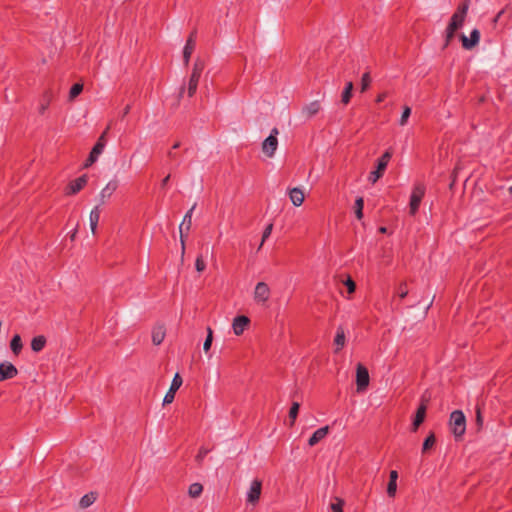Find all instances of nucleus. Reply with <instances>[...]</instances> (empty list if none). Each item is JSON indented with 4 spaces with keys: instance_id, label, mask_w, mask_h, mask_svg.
I'll list each match as a JSON object with an SVG mask.
<instances>
[{
    "instance_id": "41",
    "label": "nucleus",
    "mask_w": 512,
    "mask_h": 512,
    "mask_svg": "<svg viewBox=\"0 0 512 512\" xmlns=\"http://www.w3.org/2000/svg\"><path fill=\"white\" fill-rule=\"evenodd\" d=\"M371 83V78L369 72H366L362 75L361 78V91L364 92L368 89Z\"/></svg>"
},
{
    "instance_id": "2",
    "label": "nucleus",
    "mask_w": 512,
    "mask_h": 512,
    "mask_svg": "<svg viewBox=\"0 0 512 512\" xmlns=\"http://www.w3.org/2000/svg\"><path fill=\"white\" fill-rule=\"evenodd\" d=\"M469 4H470V1L469 0H465V1H463L458 6V8L453 13V15H452V17L450 19L448 27H450L453 30L457 31L458 29H460L464 25V22H465V19H466V16H467V12H468V9H469Z\"/></svg>"
},
{
    "instance_id": "17",
    "label": "nucleus",
    "mask_w": 512,
    "mask_h": 512,
    "mask_svg": "<svg viewBox=\"0 0 512 512\" xmlns=\"http://www.w3.org/2000/svg\"><path fill=\"white\" fill-rule=\"evenodd\" d=\"M250 320L247 316L241 315L234 318L232 323L233 332L235 335H241L247 326L249 325Z\"/></svg>"
},
{
    "instance_id": "19",
    "label": "nucleus",
    "mask_w": 512,
    "mask_h": 512,
    "mask_svg": "<svg viewBox=\"0 0 512 512\" xmlns=\"http://www.w3.org/2000/svg\"><path fill=\"white\" fill-rule=\"evenodd\" d=\"M329 432V426H324L319 429H317L312 436L308 440V445L310 447L315 446L317 443H319L321 440H323Z\"/></svg>"
},
{
    "instance_id": "27",
    "label": "nucleus",
    "mask_w": 512,
    "mask_h": 512,
    "mask_svg": "<svg viewBox=\"0 0 512 512\" xmlns=\"http://www.w3.org/2000/svg\"><path fill=\"white\" fill-rule=\"evenodd\" d=\"M96 499H97L96 493H94V492L87 493L81 497L79 505L83 509L88 508L96 501Z\"/></svg>"
},
{
    "instance_id": "22",
    "label": "nucleus",
    "mask_w": 512,
    "mask_h": 512,
    "mask_svg": "<svg viewBox=\"0 0 512 512\" xmlns=\"http://www.w3.org/2000/svg\"><path fill=\"white\" fill-rule=\"evenodd\" d=\"M289 198L294 206H300L304 202V193L300 188H292L289 190Z\"/></svg>"
},
{
    "instance_id": "6",
    "label": "nucleus",
    "mask_w": 512,
    "mask_h": 512,
    "mask_svg": "<svg viewBox=\"0 0 512 512\" xmlns=\"http://www.w3.org/2000/svg\"><path fill=\"white\" fill-rule=\"evenodd\" d=\"M271 295V290L267 283L258 282L254 289V301L257 304L264 305L267 303Z\"/></svg>"
},
{
    "instance_id": "49",
    "label": "nucleus",
    "mask_w": 512,
    "mask_h": 512,
    "mask_svg": "<svg viewBox=\"0 0 512 512\" xmlns=\"http://www.w3.org/2000/svg\"><path fill=\"white\" fill-rule=\"evenodd\" d=\"M398 473L395 470L390 471L389 475V482H396L397 483Z\"/></svg>"
},
{
    "instance_id": "48",
    "label": "nucleus",
    "mask_w": 512,
    "mask_h": 512,
    "mask_svg": "<svg viewBox=\"0 0 512 512\" xmlns=\"http://www.w3.org/2000/svg\"><path fill=\"white\" fill-rule=\"evenodd\" d=\"M476 420H477V423L478 425H482V422H483V419H482V416H481V409L479 406L476 407Z\"/></svg>"
},
{
    "instance_id": "42",
    "label": "nucleus",
    "mask_w": 512,
    "mask_h": 512,
    "mask_svg": "<svg viewBox=\"0 0 512 512\" xmlns=\"http://www.w3.org/2000/svg\"><path fill=\"white\" fill-rule=\"evenodd\" d=\"M410 114H411V108L408 106H405L403 109L402 115L400 117V120H399V124L401 126H405L407 124Z\"/></svg>"
},
{
    "instance_id": "16",
    "label": "nucleus",
    "mask_w": 512,
    "mask_h": 512,
    "mask_svg": "<svg viewBox=\"0 0 512 512\" xmlns=\"http://www.w3.org/2000/svg\"><path fill=\"white\" fill-rule=\"evenodd\" d=\"M18 374L17 368L10 362L0 364V382L12 379Z\"/></svg>"
},
{
    "instance_id": "1",
    "label": "nucleus",
    "mask_w": 512,
    "mask_h": 512,
    "mask_svg": "<svg viewBox=\"0 0 512 512\" xmlns=\"http://www.w3.org/2000/svg\"><path fill=\"white\" fill-rule=\"evenodd\" d=\"M449 425L456 438H460L466 431V418L461 410H455L450 415Z\"/></svg>"
},
{
    "instance_id": "31",
    "label": "nucleus",
    "mask_w": 512,
    "mask_h": 512,
    "mask_svg": "<svg viewBox=\"0 0 512 512\" xmlns=\"http://www.w3.org/2000/svg\"><path fill=\"white\" fill-rule=\"evenodd\" d=\"M203 486L200 483H193L189 486L188 494L192 498H197L201 495Z\"/></svg>"
},
{
    "instance_id": "13",
    "label": "nucleus",
    "mask_w": 512,
    "mask_h": 512,
    "mask_svg": "<svg viewBox=\"0 0 512 512\" xmlns=\"http://www.w3.org/2000/svg\"><path fill=\"white\" fill-rule=\"evenodd\" d=\"M118 188V181L111 180L99 193V205H104Z\"/></svg>"
},
{
    "instance_id": "39",
    "label": "nucleus",
    "mask_w": 512,
    "mask_h": 512,
    "mask_svg": "<svg viewBox=\"0 0 512 512\" xmlns=\"http://www.w3.org/2000/svg\"><path fill=\"white\" fill-rule=\"evenodd\" d=\"M455 32H456L455 30H453L452 28L447 26V28L445 30L444 48L449 46V44L451 43L452 39L454 38Z\"/></svg>"
},
{
    "instance_id": "46",
    "label": "nucleus",
    "mask_w": 512,
    "mask_h": 512,
    "mask_svg": "<svg viewBox=\"0 0 512 512\" xmlns=\"http://www.w3.org/2000/svg\"><path fill=\"white\" fill-rule=\"evenodd\" d=\"M408 290L406 284H401L398 288V296L403 299L407 296Z\"/></svg>"
},
{
    "instance_id": "59",
    "label": "nucleus",
    "mask_w": 512,
    "mask_h": 512,
    "mask_svg": "<svg viewBox=\"0 0 512 512\" xmlns=\"http://www.w3.org/2000/svg\"><path fill=\"white\" fill-rule=\"evenodd\" d=\"M380 231H381V232H385V231H386V228H385V227H382V228H380Z\"/></svg>"
},
{
    "instance_id": "9",
    "label": "nucleus",
    "mask_w": 512,
    "mask_h": 512,
    "mask_svg": "<svg viewBox=\"0 0 512 512\" xmlns=\"http://www.w3.org/2000/svg\"><path fill=\"white\" fill-rule=\"evenodd\" d=\"M196 207V204H194L184 215V218L179 226L180 231V240H181V246H182V256L184 255L185 251V242H184V231L188 232L192 225V214Z\"/></svg>"
},
{
    "instance_id": "45",
    "label": "nucleus",
    "mask_w": 512,
    "mask_h": 512,
    "mask_svg": "<svg viewBox=\"0 0 512 512\" xmlns=\"http://www.w3.org/2000/svg\"><path fill=\"white\" fill-rule=\"evenodd\" d=\"M209 450L204 448V447H201L198 451V454L196 455V460L200 463L203 461V459L206 457V455L208 454Z\"/></svg>"
},
{
    "instance_id": "5",
    "label": "nucleus",
    "mask_w": 512,
    "mask_h": 512,
    "mask_svg": "<svg viewBox=\"0 0 512 512\" xmlns=\"http://www.w3.org/2000/svg\"><path fill=\"white\" fill-rule=\"evenodd\" d=\"M278 129L275 127L271 130L270 135L262 143V151L268 156L273 157L278 147L277 136Z\"/></svg>"
},
{
    "instance_id": "54",
    "label": "nucleus",
    "mask_w": 512,
    "mask_h": 512,
    "mask_svg": "<svg viewBox=\"0 0 512 512\" xmlns=\"http://www.w3.org/2000/svg\"><path fill=\"white\" fill-rule=\"evenodd\" d=\"M503 13H504V9H502L501 11H499V12L497 13V15L495 16V18L493 19V22H494V23H496V22L500 19V17L503 15Z\"/></svg>"
},
{
    "instance_id": "56",
    "label": "nucleus",
    "mask_w": 512,
    "mask_h": 512,
    "mask_svg": "<svg viewBox=\"0 0 512 512\" xmlns=\"http://www.w3.org/2000/svg\"><path fill=\"white\" fill-rule=\"evenodd\" d=\"M76 233H77V229L75 228V229L71 232V235H70L71 240H74Z\"/></svg>"
},
{
    "instance_id": "52",
    "label": "nucleus",
    "mask_w": 512,
    "mask_h": 512,
    "mask_svg": "<svg viewBox=\"0 0 512 512\" xmlns=\"http://www.w3.org/2000/svg\"><path fill=\"white\" fill-rule=\"evenodd\" d=\"M130 110H131V105L127 104L122 111V118H124L126 115H128Z\"/></svg>"
},
{
    "instance_id": "33",
    "label": "nucleus",
    "mask_w": 512,
    "mask_h": 512,
    "mask_svg": "<svg viewBox=\"0 0 512 512\" xmlns=\"http://www.w3.org/2000/svg\"><path fill=\"white\" fill-rule=\"evenodd\" d=\"M345 502L339 497L334 498V502L330 504L331 512H343Z\"/></svg>"
},
{
    "instance_id": "21",
    "label": "nucleus",
    "mask_w": 512,
    "mask_h": 512,
    "mask_svg": "<svg viewBox=\"0 0 512 512\" xmlns=\"http://www.w3.org/2000/svg\"><path fill=\"white\" fill-rule=\"evenodd\" d=\"M321 110V104L318 100L312 101L305 105L302 109V113L307 117L311 118Z\"/></svg>"
},
{
    "instance_id": "43",
    "label": "nucleus",
    "mask_w": 512,
    "mask_h": 512,
    "mask_svg": "<svg viewBox=\"0 0 512 512\" xmlns=\"http://www.w3.org/2000/svg\"><path fill=\"white\" fill-rule=\"evenodd\" d=\"M195 268L198 272H203L206 268V263L202 256H198L195 261Z\"/></svg>"
},
{
    "instance_id": "3",
    "label": "nucleus",
    "mask_w": 512,
    "mask_h": 512,
    "mask_svg": "<svg viewBox=\"0 0 512 512\" xmlns=\"http://www.w3.org/2000/svg\"><path fill=\"white\" fill-rule=\"evenodd\" d=\"M392 157V152L390 150H387L378 160H377V167L376 170L372 171L369 176L368 180L374 184L376 183L379 178L382 177L384 171L387 168V165Z\"/></svg>"
},
{
    "instance_id": "24",
    "label": "nucleus",
    "mask_w": 512,
    "mask_h": 512,
    "mask_svg": "<svg viewBox=\"0 0 512 512\" xmlns=\"http://www.w3.org/2000/svg\"><path fill=\"white\" fill-rule=\"evenodd\" d=\"M346 337L343 327L339 326L336 331L334 338V344L336 346L335 352H339L345 345Z\"/></svg>"
},
{
    "instance_id": "40",
    "label": "nucleus",
    "mask_w": 512,
    "mask_h": 512,
    "mask_svg": "<svg viewBox=\"0 0 512 512\" xmlns=\"http://www.w3.org/2000/svg\"><path fill=\"white\" fill-rule=\"evenodd\" d=\"M203 70H204V62L201 59H197L193 65L191 73H195L196 75L201 76Z\"/></svg>"
},
{
    "instance_id": "32",
    "label": "nucleus",
    "mask_w": 512,
    "mask_h": 512,
    "mask_svg": "<svg viewBox=\"0 0 512 512\" xmlns=\"http://www.w3.org/2000/svg\"><path fill=\"white\" fill-rule=\"evenodd\" d=\"M363 207H364V200L362 197H358L355 200V214L357 219L361 220L363 218Z\"/></svg>"
},
{
    "instance_id": "44",
    "label": "nucleus",
    "mask_w": 512,
    "mask_h": 512,
    "mask_svg": "<svg viewBox=\"0 0 512 512\" xmlns=\"http://www.w3.org/2000/svg\"><path fill=\"white\" fill-rule=\"evenodd\" d=\"M397 490V483L396 482H388L387 485V494L389 497H394Z\"/></svg>"
},
{
    "instance_id": "37",
    "label": "nucleus",
    "mask_w": 512,
    "mask_h": 512,
    "mask_svg": "<svg viewBox=\"0 0 512 512\" xmlns=\"http://www.w3.org/2000/svg\"><path fill=\"white\" fill-rule=\"evenodd\" d=\"M272 230H273V224H272V223L268 224V225L265 227V229H264V231H263V234H262V240H261V243H260V245H259V247H258V250H260V249L262 248V246H263L264 242H265V241L269 238V236L271 235Z\"/></svg>"
},
{
    "instance_id": "36",
    "label": "nucleus",
    "mask_w": 512,
    "mask_h": 512,
    "mask_svg": "<svg viewBox=\"0 0 512 512\" xmlns=\"http://www.w3.org/2000/svg\"><path fill=\"white\" fill-rule=\"evenodd\" d=\"M212 341H213V331L210 327H207V337L203 344V349L206 353L210 350Z\"/></svg>"
},
{
    "instance_id": "18",
    "label": "nucleus",
    "mask_w": 512,
    "mask_h": 512,
    "mask_svg": "<svg viewBox=\"0 0 512 512\" xmlns=\"http://www.w3.org/2000/svg\"><path fill=\"white\" fill-rule=\"evenodd\" d=\"M166 336V328L163 324H157L152 329V342L154 345H160Z\"/></svg>"
},
{
    "instance_id": "51",
    "label": "nucleus",
    "mask_w": 512,
    "mask_h": 512,
    "mask_svg": "<svg viewBox=\"0 0 512 512\" xmlns=\"http://www.w3.org/2000/svg\"><path fill=\"white\" fill-rule=\"evenodd\" d=\"M196 36H197V32L192 31L187 40H192V44L196 45Z\"/></svg>"
},
{
    "instance_id": "58",
    "label": "nucleus",
    "mask_w": 512,
    "mask_h": 512,
    "mask_svg": "<svg viewBox=\"0 0 512 512\" xmlns=\"http://www.w3.org/2000/svg\"><path fill=\"white\" fill-rule=\"evenodd\" d=\"M168 155H169L171 158H173V157L175 156V155H174V153H173L172 151H170V152L168 153Z\"/></svg>"
},
{
    "instance_id": "38",
    "label": "nucleus",
    "mask_w": 512,
    "mask_h": 512,
    "mask_svg": "<svg viewBox=\"0 0 512 512\" xmlns=\"http://www.w3.org/2000/svg\"><path fill=\"white\" fill-rule=\"evenodd\" d=\"M83 90V85L80 84V83H76L74 84L71 89H70V92H69V97L70 99H74L75 97H77Z\"/></svg>"
},
{
    "instance_id": "34",
    "label": "nucleus",
    "mask_w": 512,
    "mask_h": 512,
    "mask_svg": "<svg viewBox=\"0 0 512 512\" xmlns=\"http://www.w3.org/2000/svg\"><path fill=\"white\" fill-rule=\"evenodd\" d=\"M299 408H300V404L298 402L292 403L290 410H289V418L291 420V425H294V423H295V420L298 416Z\"/></svg>"
},
{
    "instance_id": "29",
    "label": "nucleus",
    "mask_w": 512,
    "mask_h": 512,
    "mask_svg": "<svg viewBox=\"0 0 512 512\" xmlns=\"http://www.w3.org/2000/svg\"><path fill=\"white\" fill-rule=\"evenodd\" d=\"M196 45L192 44V40H187L183 49V60L185 65H188L190 57L195 50Z\"/></svg>"
},
{
    "instance_id": "47",
    "label": "nucleus",
    "mask_w": 512,
    "mask_h": 512,
    "mask_svg": "<svg viewBox=\"0 0 512 512\" xmlns=\"http://www.w3.org/2000/svg\"><path fill=\"white\" fill-rule=\"evenodd\" d=\"M345 285L347 286L349 293H353L356 289L355 282L351 278L346 280Z\"/></svg>"
},
{
    "instance_id": "20",
    "label": "nucleus",
    "mask_w": 512,
    "mask_h": 512,
    "mask_svg": "<svg viewBox=\"0 0 512 512\" xmlns=\"http://www.w3.org/2000/svg\"><path fill=\"white\" fill-rule=\"evenodd\" d=\"M100 213H101L100 205H97L91 210L90 215H89L90 228H91V232L93 235H95L96 231H97V225L99 223Z\"/></svg>"
},
{
    "instance_id": "10",
    "label": "nucleus",
    "mask_w": 512,
    "mask_h": 512,
    "mask_svg": "<svg viewBox=\"0 0 512 512\" xmlns=\"http://www.w3.org/2000/svg\"><path fill=\"white\" fill-rule=\"evenodd\" d=\"M261 490H262L261 480L254 479L251 482L250 487L247 491V498H246L247 502L252 505H255L256 503H258V501L260 499V495H261Z\"/></svg>"
},
{
    "instance_id": "25",
    "label": "nucleus",
    "mask_w": 512,
    "mask_h": 512,
    "mask_svg": "<svg viewBox=\"0 0 512 512\" xmlns=\"http://www.w3.org/2000/svg\"><path fill=\"white\" fill-rule=\"evenodd\" d=\"M200 77L201 76L196 75L195 73H191L187 87V94L189 97L194 96V94L196 93Z\"/></svg>"
},
{
    "instance_id": "12",
    "label": "nucleus",
    "mask_w": 512,
    "mask_h": 512,
    "mask_svg": "<svg viewBox=\"0 0 512 512\" xmlns=\"http://www.w3.org/2000/svg\"><path fill=\"white\" fill-rule=\"evenodd\" d=\"M460 40L462 42V47L465 49V50H471L473 49L476 45H478L479 41H480V31L478 29H473L470 33V36L467 37L466 35L464 34H461L460 35Z\"/></svg>"
},
{
    "instance_id": "26",
    "label": "nucleus",
    "mask_w": 512,
    "mask_h": 512,
    "mask_svg": "<svg viewBox=\"0 0 512 512\" xmlns=\"http://www.w3.org/2000/svg\"><path fill=\"white\" fill-rule=\"evenodd\" d=\"M46 342L47 341H46L45 336H43V335L36 336L31 340V349L34 352H40L44 349Z\"/></svg>"
},
{
    "instance_id": "50",
    "label": "nucleus",
    "mask_w": 512,
    "mask_h": 512,
    "mask_svg": "<svg viewBox=\"0 0 512 512\" xmlns=\"http://www.w3.org/2000/svg\"><path fill=\"white\" fill-rule=\"evenodd\" d=\"M387 96H388V92H382V93H380V94L377 96V98H376V102H377V103H381V102H383V101L386 99V97H387Z\"/></svg>"
},
{
    "instance_id": "23",
    "label": "nucleus",
    "mask_w": 512,
    "mask_h": 512,
    "mask_svg": "<svg viewBox=\"0 0 512 512\" xmlns=\"http://www.w3.org/2000/svg\"><path fill=\"white\" fill-rule=\"evenodd\" d=\"M52 92L50 90H46L40 99V104L38 107V111L40 114H44L45 111L48 109L51 101H52Z\"/></svg>"
},
{
    "instance_id": "57",
    "label": "nucleus",
    "mask_w": 512,
    "mask_h": 512,
    "mask_svg": "<svg viewBox=\"0 0 512 512\" xmlns=\"http://www.w3.org/2000/svg\"><path fill=\"white\" fill-rule=\"evenodd\" d=\"M179 147H180V143H179V142H176V143L172 146V148H173V149H177V148H179Z\"/></svg>"
},
{
    "instance_id": "7",
    "label": "nucleus",
    "mask_w": 512,
    "mask_h": 512,
    "mask_svg": "<svg viewBox=\"0 0 512 512\" xmlns=\"http://www.w3.org/2000/svg\"><path fill=\"white\" fill-rule=\"evenodd\" d=\"M106 131L102 133V135L98 138L96 144L93 146L88 159L86 160L85 166H89L97 161L98 157L102 154L105 146H106V139H105Z\"/></svg>"
},
{
    "instance_id": "4",
    "label": "nucleus",
    "mask_w": 512,
    "mask_h": 512,
    "mask_svg": "<svg viewBox=\"0 0 512 512\" xmlns=\"http://www.w3.org/2000/svg\"><path fill=\"white\" fill-rule=\"evenodd\" d=\"M425 191H426V187L422 183H418L413 187L412 193L410 196V203H409L411 215H415L417 213V211L419 210L421 201L425 195Z\"/></svg>"
},
{
    "instance_id": "11",
    "label": "nucleus",
    "mask_w": 512,
    "mask_h": 512,
    "mask_svg": "<svg viewBox=\"0 0 512 512\" xmlns=\"http://www.w3.org/2000/svg\"><path fill=\"white\" fill-rule=\"evenodd\" d=\"M182 383L183 380L181 376L179 375V373H176L175 376L173 377L169 390L164 396L163 405L170 404L173 402L175 398V393L181 387Z\"/></svg>"
},
{
    "instance_id": "14",
    "label": "nucleus",
    "mask_w": 512,
    "mask_h": 512,
    "mask_svg": "<svg viewBox=\"0 0 512 512\" xmlns=\"http://www.w3.org/2000/svg\"><path fill=\"white\" fill-rule=\"evenodd\" d=\"M88 178L86 175H82L75 180L71 181L66 188V195H75L81 191L87 184Z\"/></svg>"
},
{
    "instance_id": "35",
    "label": "nucleus",
    "mask_w": 512,
    "mask_h": 512,
    "mask_svg": "<svg viewBox=\"0 0 512 512\" xmlns=\"http://www.w3.org/2000/svg\"><path fill=\"white\" fill-rule=\"evenodd\" d=\"M435 442H436L435 435L433 433H431L430 435H428L426 437V439L423 442L422 452L424 453L427 450H429L430 448H432L435 445Z\"/></svg>"
},
{
    "instance_id": "8",
    "label": "nucleus",
    "mask_w": 512,
    "mask_h": 512,
    "mask_svg": "<svg viewBox=\"0 0 512 512\" xmlns=\"http://www.w3.org/2000/svg\"><path fill=\"white\" fill-rule=\"evenodd\" d=\"M369 372L368 369L362 365L358 364L356 368V385H357V391L362 392L364 391L368 385H369Z\"/></svg>"
},
{
    "instance_id": "28",
    "label": "nucleus",
    "mask_w": 512,
    "mask_h": 512,
    "mask_svg": "<svg viewBox=\"0 0 512 512\" xmlns=\"http://www.w3.org/2000/svg\"><path fill=\"white\" fill-rule=\"evenodd\" d=\"M22 340L19 334H15L10 341L11 351L18 356L22 350Z\"/></svg>"
},
{
    "instance_id": "15",
    "label": "nucleus",
    "mask_w": 512,
    "mask_h": 512,
    "mask_svg": "<svg viewBox=\"0 0 512 512\" xmlns=\"http://www.w3.org/2000/svg\"><path fill=\"white\" fill-rule=\"evenodd\" d=\"M428 399L421 398V404L419 405L416 415L412 423V430L416 431L418 427L423 423L426 415Z\"/></svg>"
},
{
    "instance_id": "60",
    "label": "nucleus",
    "mask_w": 512,
    "mask_h": 512,
    "mask_svg": "<svg viewBox=\"0 0 512 512\" xmlns=\"http://www.w3.org/2000/svg\"><path fill=\"white\" fill-rule=\"evenodd\" d=\"M509 192L512 194V185L509 187Z\"/></svg>"
},
{
    "instance_id": "53",
    "label": "nucleus",
    "mask_w": 512,
    "mask_h": 512,
    "mask_svg": "<svg viewBox=\"0 0 512 512\" xmlns=\"http://www.w3.org/2000/svg\"><path fill=\"white\" fill-rule=\"evenodd\" d=\"M170 179V175H167L162 181H161V187L164 188L167 186Z\"/></svg>"
},
{
    "instance_id": "55",
    "label": "nucleus",
    "mask_w": 512,
    "mask_h": 512,
    "mask_svg": "<svg viewBox=\"0 0 512 512\" xmlns=\"http://www.w3.org/2000/svg\"><path fill=\"white\" fill-rule=\"evenodd\" d=\"M184 92H185V85H182L179 90V98H181L183 96Z\"/></svg>"
},
{
    "instance_id": "30",
    "label": "nucleus",
    "mask_w": 512,
    "mask_h": 512,
    "mask_svg": "<svg viewBox=\"0 0 512 512\" xmlns=\"http://www.w3.org/2000/svg\"><path fill=\"white\" fill-rule=\"evenodd\" d=\"M353 83L351 81L347 82L345 88L342 92L341 101L343 104H348L352 97Z\"/></svg>"
}]
</instances>
